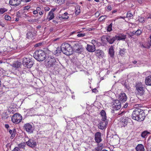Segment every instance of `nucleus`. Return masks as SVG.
Instances as JSON below:
<instances>
[{
  "label": "nucleus",
  "mask_w": 151,
  "mask_h": 151,
  "mask_svg": "<svg viewBox=\"0 0 151 151\" xmlns=\"http://www.w3.org/2000/svg\"><path fill=\"white\" fill-rule=\"evenodd\" d=\"M73 49L72 48L69 44L64 43L62 44L60 48L58 47L55 51L54 54L58 56V54L62 52L64 54L68 55H70L73 53Z\"/></svg>",
  "instance_id": "1"
},
{
  "label": "nucleus",
  "mask_w": 151,
  "mask_h": 151,
  "mask_svg": "<svg viewBox=\"0 0 151 151\" xmlns=\"http://www.w3.org/2000/svg\"><path fill=\"white\" fill-rule=\"evenodd\" d=\"M145 117V114L144 111L140 109H135L132 114L133 119L141 122L143 121Z\"/></svg>",
  "instance_id": "2"
},
{
  "label": "nucleus",
  "mask_w": 151,
  "mask_h": 151,
  "mask_svg": "<svg viewBox=\"0 0 151 151\" xmlns=\"http://www.w3.org/2000/svg\"><path fill=\"white\" fill-rule=\"evenodd\" d=\"M59 62L54 57L49 56L46 59L45 65L48 68L55 69L58 67Z\"/></svg>",
  "instance_id": "3"
},
{
  "label": "nucleus",
  "mask_w": 151,
  "mask_h": 151,
  "mask_svg": "<svg viewBox=\"0 0 151 151\" xmlns=\"http://www.w3.org/2000/svg\"><path fill=\"white\" fill-rule=\"evenodd\" d=\"M34 58L39 61H43L46 58V55L45 52L41 50L36 51L34 54Z\"/></svg>",
  "instance_id": "4"
},
{
  "label": "nucleus",
  "mask_w": 151,
  "mask_h": 151,
  "mask_svg": "<svg viewBox=\"0 0 151 151\" xmlns=\"http://www.w3.org/2000/svg\"><path fill=\"white\" fill-rule=\"evenodd\" d=\"M22 119V116L19 113L14 114L11 118L12 122L15 124H18L20 123Z\"/></svg>",
  "instance_id": "5"
},
{
  "label": "nucleus",
  "mask_w": 151,
  "mask_h": 151,
  "mask_svg": "<svg viewBox=\"0 0 151 151\" xmlns=\"http://www.w3.org/2000/svg\"><path fill=\"white\" fill-rule=\"evenodd\" d=\"M22 62L24 66L28 68H31L34 64L33 61L32 59L26 58H23Z\"/></svg>",
  "instance_id": "6"
},
{
  "label": "nucleus",
  "mask_w": 151,
  "mask_h": 151,
  "mask_svg": "<svg viewBox=\"0 0 151 151\" xmlns=\"http://www.w3.org/2000/svg\"><path fill=\"white\" fill-rule=\"evenodd\" d=\"M136 90L138 93L141 95L144 94L145 92V88L143 85L141 83H138L136 85Z\"/></svg>",
  "instance_id": "7"
},
{
  "label": "nucleus",
  "mask_w": 151,
  "mask_h": 151,
  "mask_svg": "<svg viewBox=\"0 0 151 151\" xmlns=\"http://www.w3.org/2000/svg\"><path fill=\"white\" fill-rule=\"evenodd\" d=\"M112 106L113 111L118 110L121 107V103L118 100H114Z\"/></svg>",
  "instance_id": "8"
},
{
  "label": "nucleus",
  "mask_w": 151,
  "mask_h": 151,
  "mask_svg": "<svg viewBox=\"0 0 151 151\" xmlns=\"http://www.w3.org/2000/svg\"><path fill=\"white\" fill-rule=\"evenodd\" d=\"M116 40L117 41H124L127 37V35L123 33H118L115 35Z\"/></svg>",
  "instance_id": "9"
},
{
  "label": "nucleus",
  "mask_w": 151,
  "mask_h": 151,
  "mask_svg": "<svg viewBox=\"0 0 151 151\" xmlns=\"http://www.w3.org/2000/svg\"><path fill=\"white\" fill-rule=\"evenodd\" d=\"M116 96L119 100L122 102H125L127 99V97L126 94L124 92L121 93L117 95Z\"/></svg>",
  "instance_id": "10"
},
{
  "label": "nucleus",
  "mask_w": 151,
  "mask_h": 151,
  "mask_svg": "<svg viewBox=\"0 0 151 151\" xmlns=\"http://www.w3.org/2000/svg\"><path fill=\"white\" fill-rule=\"evenodd\" d=\"M24 128L27 132L30 133L32 132L33 128L31 124L29 123L25 124L24 126Z\"/></svg>",
  "instance_id": "11"
},
{
  "label": "nucleus",
  "mask_w": 151,
  "mask_h": 151,
  "mask_svg": "<svg viewBox=\"0 0 151 151\" xmlns=\"http://www.w3.org/2000/svg\"><path fill=\"white\" fill-rule=\"evenodd\" d=\"M107 124L108 122L106 120L101 119L98 126V128L100 129H104L106 128Z\"/></svg>",
  "instance_id": "12"
},
{
  "label": "nucleus",
  "mask_w": 151,
  "mask_h": 151,
  "mask_svg": "<svg viewBox=\"0 0 151 151\" xmlns=\"http://www.w3.org/2000/svg\"><path fill=\"white\" fill-rule=\"evenodd\" d=\"M95 140L97 143L102 141L101 133L99 132H96L95 134Z\"/></svg>",
  "instance_id": "13"
},
{
  "label": "nucleus",
  "mask_w": 151,
  "mask_h": 151,
  "mask_svg": "<svg viewBox=\"0 0 151 151\" xmlns=\"http://www.w3.org/2000/svg\"><path fill=\"white\" fill-rule=\"evenodd\" d=\"M131 119L127 117L124 118L121 122H120V124L121 127H124L126 126L127 123L130 122Z\"/></svg>",
  "instance_id": "14"
},
{
  "label": "nucleus",
  "mask_w": 151,
  "mask_h": 151,
  "mask_svg": "<svg viewBox=\"0 0 151 151\" xmlns=\"http://www.w3.org/2000/svg\"><path fill=\"white\" fill-rule=\"evenodd\" d=\"M95 55L99 58H103L104 56V53L103 51L100 50H95Z\"/></svg>",
  "instance_id": "15"
},
{
  "label": "nucleus",
  "mask_w": 151,
  "mask_h": 151,
  "mask_svg": "<svg viewBox=\"0 0 151 151\" xmlns=\"http://www.w3.org/2000/svg\"><path fill=\"white\" fill-rule=\"evenodd\" d=\"M21 0H10L9 4L11 6H17L21 3Z\"/></svg>",
  "instance_id": "16"
},
{
  "label": "nucleus",
  "mask_w": 151,
  "mask_h": 151,
  "mask_svg": "<svg viewBox=\"0 0 151 151\" xmlns=\"http://www.w3.org/2000/svg\"><path fill=\"white\" fill-rule=\"evenodd\" d=\"M26 144L27 145L32 147H35L36 145V142L32 139H29L26 142Z\"/></svg>",
  "instance_id": "17"
},
{
  "label": "nucleus",
  "mask_w": 151,
  "mask_h": 151,
  "mask_svg": "<svg viewBox=\"0 0 151 151\" xmlns=\"http://www.w3.org/2000/svg\"><path fill=\"white\" fill-rule=\"evenodd\" d=\"M106 39L107 42L110 44H113L114 42V41L116 40L115 36L111 37V36H108L106 37Z\"/></svg>",
  "instance_id": "18"
},
{
  "label": "nucleus",
  "mask_w": 151,
  "mask_h": 151,
  "mask_svg": "<svg viewBox=\"0 0 151 151\" xmlns=\"http://www.w3.org/2000/svg\"><path fill=\"white\" fill-rule=\"evenodd\" d=\"M86 49L89 52H93L96 50L95 45L92 46L87 45Z\"/></svg>",
  "instance_id": "19"
},
{
  "label": "nucleus",
  "mask_w": 151,
  "mask_h": 151,
  "mask_svg": "<svg viewBox=\"0 0 151 151\" xmlns=\"http://www.w3.org/2000/svg\"><path fill=\"white\" fill-rule=\"evenodd\" d=\"M109 53L111 58H113L114 57V51L113 46H111L109 48Z\"/></svg>",
  "instance_id": "20"
},
{
  "label": "nucleus",
  "mask_w": 151,
  "mask_h": 151,
  "mask_svg": "<svg viewBox=\"0 0 151 151\" xmlns=\"http://www.w3.org/2000/svg\"><path fill=\"white\" fill-rule=\"evenodd\" d=\"M136 151H144L145 148L143 145L142 144H139L137 145L136 147Z\"/></svg>",
  "instance_id": "21"
},
{
  "label": "nucleus",
  "mask_w": 151,
  "mask_h": 151,
  "mask_svg": "<svg viewBox=\"0 0 151 151\" xmlns=\"http://www.w3.org/2000/svg\"><path fill=\"white\" fill-rule=\"evenodd\" d=\"M145 83L147 85L151 86V75L149 76L146 78Z\"/></svg>",
  "instance_id": "22"
},
{
  "label": "nucleus",
  "mask_w": 151,
  "mask_h": 151,
  "mask_svg": "<svg viewBox=\"0 0 151 151\" xmlns=\"http://www.w3.org/2000/svg\"><path fill=\"white\" fill-rule=\"evenodd\" d=\"M54 14L52 11L49 12L47 16V19L48 21H50L54 17Z\"/></svg>",
  "instance_id": "23"
},
{
  "label": "nucleus",
  "mask_w": 151,
  "mask_h": 151,
  "mask_svg": "<svg viewBox=\"0 0 151 151\" xmlns=\"http://www.w3.org/2000/svg\"><path fill=\"white\" fill-rule=\"evenodd\" d=\"M100 114L102 117L101 119L106 120V116L105 111L104 110H101L100 112Z\"/></svg>",
  "instance_id": "24"
},
{
  "label": "nucleus",
  "mask_w": 151,
  "mask_h": 151,
  "mask_svg": "<svg viewBox=\"0 0 151 151\" xmlns=\"http://www.w3.org/2000/svg\"><path fill=\"white\" fill-rule=\"evenodd\" d=\"M68 14V13L67 12H65L63 15L60 17H59V18L60 20H61V19H67L69 17L67 15Z\"/></svg>",
  "instance_id": "25"
},
{
  "label": "nucleus",
  "mask_w": 151,
  "mask_h": 151,
  "mask_svg": "<svg viewBox=\"0 0 151 151\" xmlns=\"http://www.w3.org/2000/svg\"><path fill=\"white\" fill-rule=\"evenodd\" d=\"M80 12V6L77 5L75 8V14L76 15L79 14Z\"/></svg>",
  "instance_id": "26"
},
{
  "label": "nucleus",
  "mask_w": 151,
  "mask_h": 151,
  "mask_svg": "<svg viewBox=\"0 0 151 151\" xmlns=\"http://www.w3.org/2000/svg\"><path fill=\"white\" fill-rule=\"evenodd\" d=\"M8 115L6 111H4L2 114V118L4 119H6L8 117Z\"/></svg>",
  "instance_id": "27"
},
{
  "label": "nucleus",
  "mask_w": 151,
  "mask_h": 151,
  "mask_svg": "<svg viewBox=\"0 0 151 151\" xmlns=\"http://www.w3.org/2000/svg\"><path fill=\"white\" fill-rule=\"evenodd\" d=\"M73 49L75 51L78 52L80 50L81 48L78 45H75L73 46Z\"/></svg>",
  "instance_id": "28"
},
{
  "label": "nucleus",
  "mask_w": 151,
  "mask_h": 151,
  "mask_svg": "<svg viewBox=\"0 0 151 151\" xmlns=\"http://www.w3.org/2000/svg\"><path fill=\"white\" fill-rule=\"evenodd\" d=\"M119 53L121 56H123L126 53V49L124 48L120 49Z\"/></svg>",
  "instance_id": "29"
},
{
  "label": "nucleus",
  "mask_w": 151,
  "mask_h": 151,
  "mask_svg": "<svg viewBox=\"0 0 151 151\" xmlns=\"http://www.w3.org/2000/svg\"><path fill=\"white\" fill-rule=\"evenodd\" d=\"M8 9L5 8H0V14H2L5 12H7Z\"/></svg>",
  "instance_id": "30"
},
{
  "label": "nucleus",
  "mask_w": 151,
  "mask_h": 151,
  "mask_svg": "<svg viewBox=\"0 0 151 151\" xmlns=\"http://www.w3.org/2000/svg\"><path fill=\"white\" fill-rule=\"evenodd\" d=\"M148 134H150L149 132H148L147 131H144L142 132L141 135V136L143 138H145Z\"/></svg>",
  "instance_id": "31"
},
{
  "label": "nucleus",
  "mask_w": 151,
  "mask_h": 151,
  "mask_svg": "<svg viewBox=\"0 0 151 151\" xmlns=\"http://www.w3.org/2000/svg\"><path fill=\"white\" fill-rule=\"evenodd\" d=\"M20 63L19 62H16L13 64V66L15 68H18L20 66Z\"/></svg>",
  "instance_id": "32"
},
{
  "label": "nucleus",
  "mask_w": 151,
  "mask_h": 151,
  "mask_svg": "<svg viewBox=\"0 0 151 151\" xmlns=\"http://www.w3.org/2000/svg\"><path fill=\"white\" fill-rule=\"evenodd\" d=\"M106 18L107 16L106 15H102L99 18V20L100 22L103 21L106 19Z\"/></svg>",
  "instance_id": "33"
},
{
  "label": "nucleus",
  "mask_w": 151,
  "mask_h": 151,
  "mask_svg": "<svg viewBox=\"0 0 151 151\" xmlns=\"http://www.w3.org/2000/svg\"><path fill=\"white\" fill-rule=\"evenodd\" d=\"M135 32L136 33V35L139 36L140 35L142 34V31L141 30L138 29L135 31Z\"/></svg>",
  "instance_id": "34"
},
{
  "label": "nucleus",
  "mask_w": 151,
  "mask_h": 151,
  "mask_svg": "<svg viewBox=\"0 0 151 151\" xmlns=\"http://www.w3.org/2000/svg\"><path fill=\"white\" fill-rule=\"evenodd\" d=\"M133 16V15L130 12H128L127 13L126 17L131 19Z\"/></svg>",
  "instance_id": "35"
},
{
  "label": "nucleus",
  "mask_w": 151,
  "mask_h": 151,
  "mask_svg": "<svg viewBox=\"0 0 151 151\" xmlns=\"http://www.w3.org/2000/svg\"><path fill=\"white\" fill-rule=\"evenodd\" d=\"M15 130L14 129H13V132L11 134V138L12 139H13L15 136Z\"/></svg>",
  "instance_id": "36"
},
{
  "label": "nucleus",
  "mask_w": 151,
  "mask_h": 151,
  "mask_svg": "<svg viewBox=\"0 0 151 151\" xmlns=\"http://www.w3.org/2000/svg\"><path fill=\"white\" fill-rule=\"evenodd\" d=\"M147 45L146 46H144V47L146 48H149L151 45V40L149 41L147 43Z\"/></svg>",
  "instance_id": "37"
},
{
  "label": "nucleus",
  "mask_w": 151,
  "mask_h": 151,
  "mask_svg": "<svg viewBox=\"0 0 151 151\" xmlns=\"http://www.w3.org/2000/svg\"><path fill=\"white\" fill-rule=\"evenodd\" d=\"M138 21L140 22H144L145 21V19L143 17H140L138 19Z\"/></svg>",
  "instance_id": "38"
},
{
  "label": "nucleus",
  "mask_w": 151,
  "mask_h": 151,
  "mask_svg": "<svg viewBox=\"0 0 151 151\" xmlns=\"http://www.w3.org/2000/svg\"><path fill=\"white\" fill-rule=\"evenodd\" d=\"M65 1V0H56L57 3L60 4L64 3Z\"/></svg>",
  "instance_id": "39"
},
{
  "label": "nucleus",
  "mask_w": 151,
  "mask_h": 151,
  "mask_svg": "<svg viewBox=\"0 0 151 151\" xmlns=\"http://www.w3.org/2000/svg\"><path fill=\"white\" fill-rule=\"evenodd\" d=\"M112 24H110L108 27L107 30L108 31L110 32L112 30Z\"/></svg>",
  "instance_id": "40"
},
{
  "label": "nucleus",
  "mask_w": 151,
  "mask_h": 151,
  "mask_svg": "<svg viewBox=\"0 0 151 151\" xmlns=\"http://www.w3.org/2000/svg\"><path fill=\"white\" fill-rule=\"evenodd\" d=\"M25 144L24 143H22L19 145V148H24L25 147Z\"/></svg>",
  "instance_id": "41"
},
{
  "label": "nucleus",
  "mask_w": 151,
  "mask_h": 151,
  "mask_svg": "<svg viewBox=\"0 0 151 151\" xmlns=\"http://www.w3.org/2000/svg\"><path fill=\"white\" fill-rule=\"evenodd\" d=\"M4 19L6 20L10 21L11 19V17L9 15H6L5 16Z\"/></svg>",
  "instance_id": "42"
},
{
  "label": "nucleus",
  "mask_w": 151,
  "mask_h": 151,
  "mask_svg": "<svg viewBox=\"0 0 151 151\" xmlns=\"http://www.w3.org/2000/svg\"><path fill=\"white\" fill-rule=\"evenodd\" d=\"M102 149V147L101 146H100L99 145H98V146L96 148V150L97 151H99L100 150Z\"/></svg>",
  "instance_id": "43"
},
{
  "label": "nucleus",
  "mask_w": 151,
  "mask_h": 151,
  "mask_svg": "<svg viewBox=\"0 0 151 151\" xmlns=\"http://www.w3.org/2000/svg\"><path fill=\"white\" fill-rule=\"evenodd\" d=\"M85 35V33H79L77 35V36L79 37H81L84 36Z\"/></svg>",
  "instance_id": "44"
},
{
  "label": "nucleus",
  "mask_w": 151,
  "mask_h": 151,
  "mask_svg": "<svg viewBox=\"0 0 151 151\" xmlns=\"http://www.w3.org/2000/svg\"><path fill=\"white\" fill-rule=\"evenodd\" d=\"M91 43L93 45H95V44L97 43V41L96 40H93L91 41Z\"/></svg>",
  "instance_id": "45"
},
{
  "label": "nucleus",
  "mask_w": 151,
  "mask_h": 151,
  "mask_svg": "<svg viewBox=\"0 0 151 151\" xmlns=\"http://www.w3.org/2000/svg\"><path fill=\"white\" fill-rule=\"evenodd\" d=\"M12 151H20V149L17 147H15Z\"/></svg>",
  "instance_id": "46"
},
{
  "label": "nucleus",
  "mask_w": 151,
  "mask_h": 151,
  "mask_svg": "<svg viewBox=\"0 0 151 151\" xmlns=\"http://www.w3.org/2000/svg\"><path fill=\"white\" fill-rule=\"evenodd\" d=\"M50 8L47 6L45 7L44 8V9L46 11H48L49 10Z\"/></svg>",
  "instance_id": "47"
},
{
  "label": "nucleus",
  "mask_w": 151,
  "mask_h": 151,
  "mask_svg": "<svg viewBox=\"0 0 151 151\" xmlns=\"http://www.w3.org/2000/svg\"><path fill=\"white\" fill-rule=\"evenodd\" d=\"M112 8L111 5H109L107 7V9L109 11H110L111 10Z\"/></svg>",
  "instance_id": "48"
},
{
  "label": "nucleus",
  "mask_w": 151,
  "mask_h": 151,
  "mask_svg": "<svg viewBox=\"0 0 151 151\" xmlns=\"http://www.w3.org/2000/svg\"><path fill=\"white\" fill-rule=\"evenodd\" d=\"M30 8V6H27L24 7V9L25 10H28Z\"/></svg>",
  "instance_id": "49"
},
{
  "label": "nucleus",
  "mask_w": 151,
  "mask_h": 151,
  "mask_svg": "<svg viewBox=\"0 0 151 151\" xmlns=\"http://www.w3.org/2000/svg\"><path fill=\"white\" fill-rule=\"evenodd\" d=\"M128 106V104L127 103H126L124 105L123 107L124 108H126Z\"/></svg>",
  "instance_id": "50"
},
{
  "label": "nucleus",
  "mask_w": 151,
  "mask_h": 151,
  "mask_svg": "<svg viewBox=\"0 0 151 151\" xmlns=\"http://www.w3.org/2000/svg\"><path fill=\"white\" fill-rule=\"evenodd\" d=\"M75 3H76L74 2L69 1L68 2V4L69 5L74 4H75Z\"/></svg>",
  "instance_id": "51"
},
{
  "label": "nucleus",
  "mask_w": 151,
  "mask_h": 151,
  "mask_svg": "<svg viewBox=\"0 0 151 151\" xmlns=\"http://www.w3.org/2000/svg\"><path fill=\"white\" fill-rule=\"evenodd\" d=\"M92 91L93 92L96 93L98 91L96 88H94L93 89Z\"/></svg>",
  "instance_id": "52"
},
{
  "label": "nucleus",
  "mask_w": 151,
  "mask_h": 151,
  "mask_svg": "<svg viewBox=\"0 0 151 151\" xmlns=\"http://www.w3.org/2000/svg\"><path fill=\"white\" fill-rule=\"evenodd\" d=\"M38 11H37L36 10H34L33 11V13L34 14H36L38 13Z\"/></svg>",
  "instance_id": "53"
},
{
  "label": "nucleus",
  "mask_w": 151,
  "mask_h": 151,
  "mask_svg": "<svg viewBox=\"0 0 151 151\" xmlns=\"http://www.w3.org/2000/svg\"><path fill=\"white\" fill-rule=\"evenodd\" d=\"M44 13V11L43 10L42 11H40L39 12V14L40 15H42Z\"/></svg>",
  "instance_id": "54"
},
{
  "label": "nucleus",
  "mask_w": 151,
  "mask_h": 151,
  "mask_svg": "<svg viewBox=\"0 0 151 151\" xmlns=\"http://www.w3.org/2000/svg\"><path fill=\"white\" fill-rule=\"evenodd\" d=\"M41 8L39 7H37L36 9V11H38V12H39L40 11Z\"/></svg>",
  "instance_id": "55"
},
{
  "label": "nucleus",
  "mask_w": 151,
  "mask_h": 151,
  "mask_svg": "<svg viewBox=\"0 0 151 151\" xmlns=\"http://www.w3.org/2000/svg\"><path fill=\"white\" fill-rule=\"evenodd\" d=\"M22 1H24L25 2H28L30 1L31 0H22Z\"/></svg>",
  "instance_id": "56"
},
{
  "label": "nucleus",
  "mask_w": 151,
  "mask_h": 151,
  "mask_svg": "<svg viewBox=\"0 0 151 151\" xmlns=\"http://www.w3.org/2000/svg\"><path fill=\"white\" fill-rule=\"evenodd\" d=\"M5 127L7 129H8L9 127V125L7 124H5Z\"/></svg>",
  "instance_id": "57"
},
{
  "label": "nucleus",
  "mask_w": 151,
  "mask_h": 151,
  "mask_svg": "<svg viewBox=\"0 0 151 151\" xmlns=\"http://www.w3.org/2000/svg\"><path fill=\"white\" fill-rule=\"evenodd\" d=\"M125 17L120 16L118 18H119V19L121 18V19H124L125 18Z\"/></svg>",
  "instance_id": "58"
},
{
  "label": "nucleus",
  "mask_w": 151,
  "mask_h": 151,
  "mask_svg": "<svg viewBox=\"0 0 151 151\" xmlns=\"http://www.w3.org/2000/svg\"><path fill=\"white\" fill-rule=\"evenodd\" d=\"M0 25H1L2 27H3L4 26V24L0 21Z\"/></svg>",
  "instance_id": "59"
},
{
  "label": "nucleus",
  "mask_w": 151,
  "mask_h": 151,
  "mask_svg": "<svg viewBox=\"0 0 151 151\" xmlns=\"http://www.w3.org/2000/svg\"><path fill=\"white\" fill-rule=\"evenodd\" d=\"M52 22L54 23H55V24H58V22L56 21V20H53L52 21Z\"/></svg>",
  "instance_id": "60"
},
{
  "label": "nucleus",
  "mask_w": 151,
  "mask_h": 151,
  "mask_svg": "<svg viewBox=\"0 0 151 151\" xmlns=\"http://www.w3.org/2000/svg\"><path fill=\"white\" fill-rule=\"evenodd\" d=\"M76 31H73L72 32H71L70 33V35H73L75 33H76Z\"/></svg>",
  "instance_id": "61"
},
{
  "label": "nucleus",
  "mask_w": 151,
  "mask_h": 151,
  "mask_svg": "<svg viewBox=\"0 0 151 151\" xmlns=\"http://www.w3.org/2000/svg\"><path fill=\"white\" fill-rule=\"evenodd\" d=\"M138 2L140 4H141L142 3V0H138Z\"/></svg>",
  "instance_id": "62"
},
{
  "label": "nucleus",
  "mask_w": 151,
  "mask_h": 151,
  "mask_svg": "<svg viewBox=\"0 0 151 151\" xmlns=\"http://www.w3.org/2000/svg\"><path fill=\"white\" fill-rule=\"evenodd\" d=\"M13 132V130H10L9 131V132L10 134H11L12 133V132Z\"/></svg>",
  "instance_id": "63"
},
{
  "label": "nucleus",
  "mask_w": 151,
  "mask_h": 151,
  "mask_svg": "<svg viewBox=\"0 0 151 151\" xmlns=\"http://www.w3.org/2000/svg\"><path fill=\"white\" fill-rule=\"evenodd\" d=\"M132 62L133 64H135L137 63V61L135 60L132 61Z\"/></svg>",
  "instance_id": "64"
}]
</instances>
